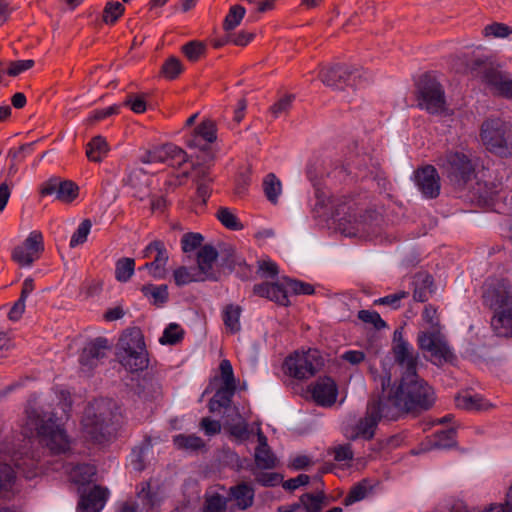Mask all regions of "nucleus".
Instances as JSON below:
<instances>
[{
    "label": "nucleus",
    "mask_w": 512,
    "mask_h": 512,
    "mask_svg": "<svg viewBox=\"0 0 512 512\" xmlns=\"http://www.w3.org/2000/svg\"><path fill=\"white\" fill-rule=\"evenodd\" d=\"M388 409L386 416L397 421L412 415L419 416L433 407L436 396L432 386L417 372H403L398 384H394L388 395L382 397Z\"/></svg>",
    "instance_id": "obj_1"
},
{
    "label": "nucleus",
    "mask_w": 512,
    "mask_h": 512,
    "mask_svg": "<svg viewBox=\"0 0 512 512\" xmlns=\"http://www.w3.org/2000/svg\"><path fill=\"white\" fill-rule=\"evenodd\" d=\"M482 304L492 313L491 328L496 336L512 337V283L494 279L483 287Z\"/></svg>",
    "instance_id": "obj_2"
},
{
    "label": "nucleus",
    "mask_w": 512,
    "mask_h": 512,
    "mask_svg": "<svg viewBox=\"0 0 512 512\" xmlns=\"http://www.w3.org/2000/svg\"><path fill=\"white\" fill-rule=\"evenodd\" d=\"M26 418V426L35 430L40 443L44 444L51 454L61 455L70 450V438L63 425L58 423L54 413L29 408L26 409Z\"/></svg>",
    "instance_id": "obj_3"
},
{
    "label": "nucleus",
    "mask_w": 512,
    "mask_h": 512,
    "mask_svg": "<svg viewBox=\"0 0 512 512\" xmlns=\"http://www.w3.org/2000/svg\"><path fill=\"white\" fill-rule=\"evenodd\" d=\"M443 177L455 191L462 192L477 176V160L471 154L448 150L437 160Z\"/></svg>",
    "instance_id": "obj_4"
},
{
    "label": "nucleus",
    "mask_w": 512,
    "mask_h": 512,
    "mask_svg": "<svg viewBox=\"0 0 512 512\" xmlns=\"http://www.w3.org/2000/svg\"><path fill=\"white\" fill-rule=\"evenodd\" d=\"M417 107L430 115H441L447 110L445 89L432 72L421 74L414 82Z\"/></svg>",
    "instance_id": "obj_5"
},
{
    "label": "nucleus",
    "mask_w": 512,
    "mask_h": 512,
    "mask_svg": "<svg viewBox=\"0 0 512 512\" xmlns=\"http://www.w3.org/2000/svg\"><path fill=\"white\" fill-rule=\"evenodd\" d=\"M319 78L324 85L336 90H344L347 87L356 89L372 81L371 74L363 67L344 63L321 68Z\"/></svg>",
    "instance_id": "obj_6"
},
{
    "label": "nucleus",
    "mask_w": 512,
    "mask_h": 512,
    "mask_svg": "<svg viewBox=\"0 0 512 512\" xmlns=\"http://www.w3.org/2000/svg\"><path fill=\"white\" fill-rule=\"evenodd\" d=\"M480 138L486 150L501 157L512 156V123L501 118H487L480 127Z\"/></svg>",
    "instance_id": "obj_7"
},
{
    "label": "nucleus",
    "mask_w": 512,
    "mask_h": 512,
    "mask_svg": "<svg viewBox=\"0 0 512 512\" xmlns=\"http://www.w3.org/2000/svg\"><path fill=\"white\" fill-rule=\"evenodd\" d=\"M120 363L130 372H140L148 368L149 359L142 330L128 327L120 337Z\"/></svg>",
    "instance_id": "obj_8"
},
{
    "label": "nucleus",
    "mask_w": 512,
    "mask_h": 512,
    "mask_svg": "<svg viewBox=\"0 0 512 512\" xmlns=\"http://www.w3.org/2000/svg\"><path fill=\"white\" fill-rule=\"evenodd\" d=\"M331 205V217L338 222L343 232L355 234L357 226L365 222V214L362 213L361 204L357 194H345L329 198Z\"/></svg>",
    "instance_id": "obj_9"
},
{
    "label": "nucleus",
    "mask_w": 512,
    "mask_h": 512,
    "mask_svg": "<svg viewBox=\"0 0 512 512\" xmlns=\"http://www.w3.org/2000/svg\"><path fill=\"white\" fill-rule=\"evenodd\" d=\"M112 411L104 401L94 400L85 408L82 419L83 430L94 444H103L109 439L108 427L112 421Z\"/></svg>",
    "instance_id": "obj_10"
},
{
    "label": "nucleus",
    "mask_w": 512,
    "mask_h": 512,
    "mask_svg": "<svg viewBox=\"0 0 512 512\" xmlns=\"http://www.w3.org/2000/svg\"><path fill=\"white\" fill-rule=\"evenodd\" d=\"M388 407L382 397L371 398L366 407L363 417H361L354 426L351 427L350 440L363 439L370 441L374 438L379 422L384 419L391 421L386 416Z\"/></svg>",
    "instance_id": "obj_11"
},
{
    "label": "nucleus",
    "mask_w": 512,
    "mask_h": 512,
    "mask_svg": "<svg viewBox=\"0 0 512 512\" xmlns=\"http://www.w3.org/2000/svg\"><path fill=\"white\" fill-rule=\"evenodd\" d=\"M323 365V358L316 349L303 353L294 352L284 361L286 374L298 380L313 377Z\"/></svg>",
    "instance_id": "obj_12"
},
{
    "label": "nucleus",
    "mask_w": 512,
    "mask_h": 512,
    "mask_svg": "<svg viewBox=\"0 0 512 512\" xmlns=\"http://www.w3.org/2000/svg\"><path fill=\"white\" fill-rule=\"evenodd\" d=\"M216 123L206 118L183 136L185 146L190 150H198L212 157V145L217 140Z\"/></svg>",
    "instance_id": "obj_13"
},
{
    "label": "nucleus",
    "mask_w": 512,
    "mask_h": 512,
    "mask_svg": "<svg viewBox=\"0 0 512 512\" xmlns=\"http://www.w3.org/2000/svg\"><path fill=\"white\" fill-rule=\"evenodd\" d=\"M112 350V345L106 337H96L89 340L79 355V365L82 372L92 374L103 363Z\"/></svg>",
    "instance_id": "obj_14"
},
{
    "label": "nucleus",
    "mask_w": 512,
    "mask_h": 512,
    "mask_svg": "<svg viewBox=\"0 0 512 512\" xmlns=\"http://www.w3.org/2000/svg\"><path fill=\"white\" fill-rule=\"evenodd\" d=\"M417 344L419 349L430 353L432 362L435 365L451 362L455 358L438 329L431 332H419Z\"/></svg>",
    "instance_id": "obj_15"
},
{
    "label": "nucleus",
    "mask_w": 512,
    "mask_h": 512,
    "mask_svg": "<svg viewBox=\"0 0 512 512\" xmlns=\"http://www.w3.org/2000/svg\"><path fill=\"white\" fill-rule=\"evenodd\" d=\"M142 257L145 259H153L146 262L138 268L139 271L148 270L151 277L156 280H162L167 275V263L169 260V253L165 243L162 240L156 239L151 241L143 250Z\"/></svg>",
    "instance_id": "obj_16"
},
{
    "label": "nucleus",
    "mask_w": 512,
    "mask_h": 512,
    "mask_svg": "<svg viewBox=\"0 0 512 512\" xmlns=\"http://www.w3.org/2000/svg\"><path fill=\"white\" fill-rule=\"evenodd\" d=\"M44 251V238L39 230H33L11 253L12 260L20 267H30Z\"/></svg>",
    "instance_id": "obj_17"
},
{
    "label": "nucleus",
    "mask_w": 512,
    "mask_h": 512,
    "mask_svg": "<svg viewBox=\"0 0 512 512\" xmlns=\"http://www.w3.org/2000/svg\"><path fill=\"white\" fill-rule=\"evenodd\" d=\"M187 161V153L179 146L166 143L147 149L140 156V162L144 164L167 163L180 165Z\"/></svg>",
    "instance_id": "obj_18"
},
{
    "label": "nucleus",
    "mask_w": 512,
    "mask_h": 512,
    "mask_svg": "<svg viewBox=\"0 0 512 512\" xmlns=\"http://www.w3.org/2000/svg\"><path fill=\"white\" fill-rule=\"evenodd\" d=\"M480 68H482L480 76L482 83L494 94L505 97L510 79H507L499 67L494 66L491 62L480 58L475 59L471 70L476 71Z\"/></svg>",
    "instance_id": "obj_19"
},
{
    "label": "nucleus",
    "mask_w": 512,
    "mask_h": 512,
    "mask_svg": "<svg viewBox=\"0 0 512 512\" xmlns=\"http://www.w3.org/2000/svg\"><path fill=\"white\" fill-rule=\"evenodd\" d=\"M39 193L41 197L55 195L60 202L72 203L79 196V186L72 180L53 176L41 183Z\"/></svg>",
    "instance_id": "obj_20"
},
{
    "label": "nucleus",
    "mask_w": 512,
    "mask_h": 512,
    "mask_svg": "<svg viewBox=\"0 0 512 512\" xmlns=\"http://www.w3.org/2000/svg\"><path fill=\"white\" fill-rule=\"evenodd\" d=\"M413 181L424 198L435 199L440 195V176L433 165L426 164L414 170Z\"/></svg>",
    "instance_id": "obj_21"
},
{
    "label": "nucleus",
    "mask_w": 512,
    "mask_h": 512,
    "mask_svg": "<svg viewBox=\"0 0 512 512\" xmlns=\"http://www.w3.org/2000/svg\"><path fill=\"white\" fill-rule=\"evenodd\" d=\"M313 401L322 407L332 406L338 396V386L336 381L330 376L319 377L308 387Z\"/></svg>",
    "instance_id": "obj_22"
},
{
    "label": "nucleus",
    "mask_w": 512,
    "mask_h": 512,
    "mask_svg": "<svg viewBox=\"0 0 512 512\" xmlns=\"http://www.w3.org/2000/svg\"><path fill=\"white\" fill-rule=\"evenodd\" d=\"M78 492L77 512H101L108 499V489L100 485H94L88 492L85 489Z\"/></svg>",
    "instance_id": "obj_23"
},
{
    "label": "nucleus",
    "mask_w": 512,
    "mask_h": 512,
    "mask_svg": "<svg viewBox=\"0 0 512 512\" xmlns=\"http://www.w3.org/2000/svg\"><path fill=\"white\" fill-rule=\"evenodd\" d=\"M253 294L283 307L291 305L288 290L283 283L261 282L253 286Z\"/></svg>",
    "instance_id": "obj_24"
},
{
    "label": "nucleus",
    "mask_w": 512,
    "mask_h": 512,
    "mask_svg": "<svg viewBox=\"0 0 512 512\" xmlns=\"http://www.w3.org/2000/svg\"><path fill=\"white\" fill-rule=\"evenodd\" d=\"M255 498L254 487L247 482H240L229 487L226 499L233 502L231 511H244L253 506Z\"/></svg>",
    "instance_id": "obj_25"
},
{
    "label": "nucleus",
    "mask_w": 512,
    "mask_h": 512,
    "mask_svg": "<svg viewBox=\"0 0 512 512\" xmlns=\"http://www.w3.org/2000/svg\"><path fill=\"white\" fill-rule=\"evenodd\" d=\"M213 178L193 179L196 186L195 195L191 198V208L196 214H203L213 192Z\"/></svg>",
    "instance_id": "obj_26"
},
{
    "label": "nucleus",
    "mask_w": 512,
    "mask_h": 512,
    "mask_svg": "<svg viewBox=\"0 0 512 512\" xmlns=\"http://www.w3.org/2000/svg\"><path fill=\"white\" fill-rule=\"evenodd\" d=\"M498 185L494 182L477 181L470 191V199L480 206H491L498 195Z\"/></svg>",
    "instance_id": "obj_27"
},
{
    "label": "nucleus",
    "mask_w": 512,
    "mask_h": 512,
    "mask_svg": "<svg viewBox=\"0 0 512 512\" xmlns=\"http://www.w3.org/2000/svg\"><path fill=\"white\" fill-rule=\"evenodd\" d=\"M413 299L416 302L425 303L434 292L433 276L427 272H419L413 276Z\"/></svg>",
    "instance_id": "obj_28"
},
{
    "label": "nucleus",
    "mask_w": 512,
    "mask_h": 512,
    "mask_svg": "<svg viewBox=\"0 0 512 512\" xmlns=\"http://www.w3.org/2000/svg\"><path fill=\"white\" fill-rule=\"evenodd\" d=\"M218 255L217 249L211 244L203 245L197 252L196 261L200 272L212 280H217L213 272V265Z\"/></svg>",
    "instance_id": "obj_29"
},
{
    "label": "nucleus",
    "mask_w": 512,
    "mask_h": 512,
    "mask_svg": "<svg viewBox=\"0 0 512 512\" xmlns=\"http://www.w3.org/2000/svg\"><path fill=\"white\" fill-rule=\"evenodd\" d=\"M455 404L457 408L466 411H488L494 405L481 394H461L455 397Z\"/></svg>",
    "instance_id": "obj_30"
},
{
    "label": "nucleus",
    "mask_w": 512,
    "mask_h": 512,
    "mask_svg": "<svg viewBox=\"0 0 512 512\" xmlns=\"http://www.w3.org/2000/svg\"><path fill=\"white\" fill-rule=\"evenodd\" d=\"M395 361L404 368V372H417V357L408 342L400 340L393 347Z\"/></svg>",
    "instance_id": "obj_31"
},
{
    "label": "nucleus",
    "mask_w": 512,
    "mask_h": 512,
    "mask_svg": "<svg viewBox=\"0 0 512 512\" xmlns=\"http://www.w3.org/2000/svg\"><path fill=\"white\" fill-rule=\"evenodd\" d=\"M96 473L97 469L94 465L80 463L70 470L69 479L73 484L78 486V491H81L93 482Z\"/></svg>",
    "instance_id": "obj_32"
},
{
    "label": "nucleus",
    "mask_w": 512,
    "mask_h": 512,
    "mask_svg": "<svg viewBox=\"0 0 512 512\" xmlns=\"http://www.w3.org/2000/svg\"><path fill=\"white\" fill-rule=\"evenodd\" d=\"M236 389L221 386L218 388L214 396L208 402L209 412H220L222 409L227 410L231 407Z\"/></svg>",
    "instance_id": "obj_33"
},
{
    "label": "nucleus",
    "mask_w": 512,
    "mask_h": 512,
    "mask_svg": "<svg viewBox=\"0 0 512 512\" xmlns=\"http://www.w3.org/2000/svg\"><path fill=\"white\" fill-rule=\"evenodd\" d=\"M140 291L149 300L150 304L156 307H163L169 300L168 286L166 284H145L140 288Z\"/></svg>",
    "instance_id": "obj_34"
},
{
    "label": "nucleus",
    "mask_w": 512,
    "mask_h": 512,
    "mask_svg": "<svg viewBox=\"0 0 512 512\" xmlns=\"http://www.w3.org/2000/svg\"><path fill=\"white\" fill-rule=\"evenodd\" d=\"M329 500L323 489L316 493L306 492L300 496L304 512H321L329 504Z\"/></svg>",
    "instance_id": "obj_35"
},
{
    "label": "nucleus",
    "mask_w": 512,
    "mask_h": 512,
    "mask_svg": "<svg viewBox=\"0 0 512 512\" xmlns=\"http://www.w3.org/2000/svg\"><path fill=\"white\" fill-rule=\"evenodd\" d=\"M242 308L237 304H227L222 311V320L227 331L235 335L241 331Z\"/></svg>",
    "instance_id": "obj_36"
},
{
    "label": "nucleus",
    "mask_w": 512,
    "mask_h": 512,
    "mask_svg": "<svg viewBox=\"0 0 512 512\" xmlns=\"http://www.w3.org/2000/svg\"><path fill=\"white\" fill-rule=\"evenodd\" d=\"M456 436L457 431L454 428L438 430L430 436V444L438 449L451 448L456 444Z\"/></svg>",
    "instance_id": "obj_37"
},
{
    "label": "nucleus",
    "mask_w": 512,
    "mask_h": 512,
    "mask_svg": "<svg viewBox=\"0 0 512 512\" xmlns=\"http://www.w3.org/2000/svg\"><path fill=\"white\" fill-rule=\"evenodd\" d=\"M263 192L269 202L277 204L282 192V183L274 173H268L262 182Z\"/></svg>",
    "instance_id": "obj_38"
},
{
    "label": "nucleus",
    "mask_w": 512,
    "mask_h": 512,
    "mask_svg": "<svg viewBox=\"0 0 512 512\" xmlns=\"http://www.w3.org/2000/svg\"><path fill=\"white\" fill-rule=\"evenodd\" d=\"M184 72V66L179 58L175 56L168 57L161 65L160 75L168 81L179 78Z\"/></svg>",
    "instance_id": "obj_39"
},
{
    "label": "nucleus",
    "mask_w": 512,
    "mask_h": 512,
    "mask_svg": "<svg viewBox=\"0 0 512 512\" xmlns=\"http://www.w3.org/2000/svg\"><path fill=\"white\" fill-rule=\"evenodd\" d=\"M135 271V260L129 257H123L115 263V279L118 282H128Z\"/></svg>",
    "instance_id": "obj_40"
},
{
    "label": "nucleus",
    "mask_w": 512,
    "mask_h": 512,
    "mask_svg": "<svg viewBox=\"0 0 512 512\" xmlns=\"http://www.w3.org/2000/svg\"><path fill=\"white\" fill-rule=\"evenodd\" d=\"M183 55L192 63L206 55V44L200 40H191L181 47Z\"/></svg>",
    "instance_id": "obj_41"
},
{
    "label": "nucleus",
    "mask_w": 512,
    "mask_h": 512,
    "mask_svg": "<svg viewBox=\"0 0 512 512\" xmlns=\"http://www.w3.org/2000/svg\"><path fill=\"white\" fill-rule=\"evenodd\" d=\"M368 484H369V481L367 479H362L361 481L354 484L350 488L346 497L344 498L343 505L348 507V506L353 505L356 502L363 500L369 492Z\"/></svg>",
    "instance_id": "obj_42"
},
{
    "label": "nucleus",
    "mask_w": 512,
    "mask_h": 512,
    "mask_svg": "<svg viewBox=\"0 0 512 512\" xmlns=\"http://www.w3.org/2000/svg\"><path fill=\"white\" fill-rule=\"evenodd\" d=\"M254 459L256 466L262 470L273 469L277 464V458L270 447L256 448Z\"/></svg>",
    "instance_id": "obj_43"
},
{
    "label": "nucleus",
    "mask_w": 512,
    "mask_h": 512,
    "mask_svg": "<svg viewBox=\"0 0 512 512\" xmlns=\"http://www.w3.org/2000/svg\"><path fill=\"white\" fill-rule=\"evenodd\" d=\"M107 152V142L104 137H93L87 144L86 156L92 162H100L101 154Z\"/></svg>",
    "instance_id": "obj_44"
},
{
    "label": "nucleus",
    "mask_w": 512,
    "mask_h": 512,
    "mask_svg": "<svg viewBox=\"0 0 512 512\" xmlns=\"http://www.w3.org/2000/svg\"><path fill=\"white\" fill-rule=\"evenodd\" d=\"M216 218L229 230L239 231L243 229V224L239 218L228 207H220L216 212Z\"/></svg>",
    "instance_id": "obj_45"
},
{
    "label": "nucleus",
    "mask_w": 512,
    "mask_h": 512,
    "mask_svg": "<svg viewBox=\"0 0 512 512\" xmlns=\"http://www.w3.org/2000/svg\"><path fill=\"white\" fill-rule=\"evenodd\" d=\"M184 330L177 323H170L164 329L162 336L159 339V342L162 345H176L181 342L184 338Z\"/></svg>",
    "instance_id": "obj_46"
},
{
    "label": "nucleus",
    "mask_w": 512,
    "mask_h": 512,
    "mask_svg": "<svg viewBox=\"0 0 512 512\" xmlns=\"http://www.w3.org/2000/svg\"><path fill=\"white\" fill-rule=\"evenodd\" d=\"M16 482V473L7 463H0V495L12 491Z\"/></svg>",
    "instance_id": "obj_47"
},
{
    "label": "nucleus",
    "mask_w": 512,
    "mask_h": 512,
    "mask_svg": "<svg viewBox=\"0 0 512 512\" xmlns=\"http://www.w3.org/2000/svg\"><path fill=\"white\" fill-rule=\"evenodd\" d=\"M174 445L178 449H190V450H199L204 446L203 440L194 434L192 435H184L179 434L174 436L173 438Z\"/></svg>",
    "instance_id": "obj_48"
},
{
    "label": "nucleus",
    "mask_w": 512,
    "mask_h": 512,
    "mask_svg": "<svg viewBox=\"0 0 512 512\" xmlns=\"http://www.w3.org/2000/svg\"><path fill=\"white\" fill-rule=\"evenodd\" d=\"M203 241L204 236L201 233L187 232L181 238V249L184 253H192L203 246Z\"/></svg>",
    "instance_id": "obj_49"
},
{
    "label": "nucleus",
    "mask_w": 512,
    "mask_h": 512,
    "mask_svg": "<svg viewBox=\"0 0 512 512\" xmlns=\"http://www.w3.org/2000/svg\"><path fill=\"white\" fill-rule=\"evenodd\" d=\"M202 512H228V499L219 493L206 498Z\"/></svg>",
    "instance_id": "obj_50"
},
{
    "label": "nucleus",
    "mask_w": 512,
    "mask_h": 512,
    "mask_svg": "<svg viewBox=\"0 0 512 512\" xmlns=\"http://www.w3.org/2000/svg\"><path fill=\"white\" fill-rule=\"evenodd\" d=\"M283 280L285 286L295 295H313L315 293V288L310 283L290 277H284Z\"/></svg>",
    "instance_id": "obj_51"
},
{
    "label": "nucleus",
    "mask_w": 512,
    "mask_h": 512,
    "mask_svg": "<svg viewBox=\"0 0 512 512\" xmlns=\"http://www.w3.org/2000/svg\"><path fill=\"white\" fill-rule=\"evenodd\" d=\"M92 227V223L89 219H84L75 232L72 234L69 242L70 248H75L79 245L84 244L87 241L88 235L90 233Z\"/></svg>",
    "instance_id": "obj_52"
},
{
    "label": "nucleus",
    "mask_w": 512,
    "mask_h": 512,
    "mask_svg": "<svg viewBox=\"0 0 512 512\" xmlns=\"http://www.w3.org/2000/svg\"><path fill=\"white\" fill-rule=\"evenodd\" d=\"M137 497L141 500L144 509L150 510L154 508L157 494L151 490V483L149 481L141 482L140 490L137 491Z\"/></svg>",
    "instance_id": "obj_53"
},
{
    "label": "nucleus",
    "mask_w": 512,
    "mask_h": 512,
    "mask_svg": "<svg viewBox=\"0 0 512 512\" xmlns=\"http://www.w3.org/2000/svg\"><path fill=\"white\" fill-rule=\"evenodd\" d=\"M245 15V8L241 5H234L230 8L223 23L226 31L235 29L241 22Z\"/></svg>",
    "instance_id": "obj_54"
},
{
    "label": "nucleus",
    "mask_w": 512,
    "mask_h": 512,
    "mask_svg": "<svg viewBox=\"0 0 512 512\" xmlns=\"http://www.w3.org/2000/svg\"><path fill=\"white\" fill-rule=\"evenodd\" d=\"M121 105L129 107L136 114L144 113L147 109V102L144 94H128Z\"/></svg>",
    "instance_id": "obj_55"
},
{
    "label": "nucleus",
    "mask_w": 512,
    "mask_h": 512,
    "mask_svg": "<svg viewBox=\"0 0 512 512\" xmlns=\"http://www.w3.org/2000/svg\"><path fill=\"white\" fill-rule=\"evenodd\" d=\"M408 291H399L394 294H389L384 297L378 298L374 301L375 305H386L393 310H397L401 307V301L409 297Z\"/></svg>",
    "instance_id": "obj_56"
},
{
    "label": "nucleus",
    "mask_w": 512,
    "mask_h": 512,
    "mask_svg": "<svg viewBox=\"0 0 512 512\" xmlns=\"http://www.w3.org/2000/svg\"><path fill=\"white\" fill-rule=\"evenodd\" d=\"M295 100V95L287 94L276 101L271 107L270 112L274 118H278L283 114H286L292 107Z\"/></svg>",
    "instance_id": "obj_57"
},
{
    "label": "nucleus",
    "mask_w": 512,
    "mask_h": 512,
    "mask_svg": "<svg viewBox=\"0 0 512 512\" xmlns=\"http://www.w3.org/2000/svg\"><path fill=\"white\" fill-rule=\"evenodd\" d=\"M219 370H220L221 378L223 381L222 386L237 389L236 379L234 376V371H233V367H232L230 360H228V359L221 360V362L219 364Z\"/></svg>",
    "instance_id": "obj_58"
},
{
    "label": "nucleus",
    "mask_w": 512,
    "mask_h": 512,
    "mask_svg": "<svg viewBox=\"0 0 512 512\" xmlns=\"http://www.w3.org/2000/svg\"><path fill=\"white\" fill-rule=\"evenodd\" d=\"M358 318L364 323L371 324L377 330L387 326L380 314L373 310H360L358 312Z\"/></svg>",
    "instance_id": "obj_59"
},
{
    "label": "nucleus",
    "mask_w": 512,
    "mask_h": 512,
    "mask_svg": "<svg viewBox=\"0 0 512 512\" xmlns=\"http://www.w3.org/2000/svg\"><path fill=\"white\" fill-rule=\"evenodd\" d=\"M125 8L120 2L108 3L103 11V21L107 24L114 23L124 12Z\"/></svg>",
    "instance_id": "obj_60"
},
{
    "label": "nucleus",
    "mask_w": 512,
    "mask_h": 512,
    "mask_svg": "<svg viewBox=\"0 0 512 512\" xmlns=\"http://www.w3.org/2000/svg\"><path fill=\"white\" fill-rule=\"evenodd\" d=\"M121 108V104H113L108 107L95 109L90 113L89 119L96 122L105 120L112 115H118L121 112Z\"/></svg>",
    "instance_id": "obj_61"
},
{
    "label": "nucleus",
    "mask_w": 512,
    "mask_h": 512,
    "mask_svg": "<svg viewBox=\"0 0 512 512\" xmlns=\"http://www.w3.org/2000/svg\"><path fill=\"white\" fill-rule=\"evenodd\" d=\"M35 65L32 59L16 60L9 63L6 73L8 76L16 77L21 73L31 69Z\"/></svg>",
    "instance_id": "obj_62"
},
{
    "label": "nucleus",
    "mask_w": 512,
    "mask_h": 512,
    "mask_svg": "<svg viewBox=\"0 0 512 512\" xmlns=\"http://www.w3.org/2000/svg\"><path fill=\"white\" fill-rule=\"evenodd\" d=\"M256 481L263 487H275L283 482V476L277 472H261L256 476Z\"/></svg>",
    "instance_id": "obj_63"
},
{
    "label": "nucleus",
    "mask_w": 512,
    "mask_h": 512,
    "mask_svg": "<svg viewBox=\"0 0 512 512\" xmlns=\"http://www.w3.org/2000/svg\"><path fill=\"white\" fill-rule=\"evenodd\" d=\"M483 512H512V485L506 494V499L503 504H491L485 508Z\"/></svg>",
    "instance_id": "obj_64"
}]
</instances>
